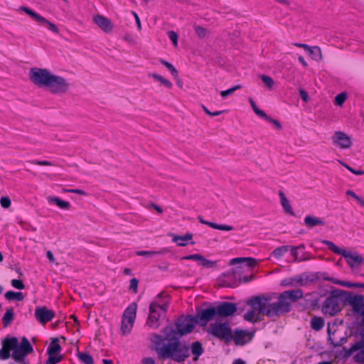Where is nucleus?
Returning <instances> with one entry per match:
<instances>
[{
  "mask_svg": "<svg viewBox=\"0 0 364 364\" xmlns=\"http://www.w3.org/2000/svg\"><path fill=\"white\" fill-rule=\"evenodd\" d=\"M181 338L161 336L157 333L151 335V341L154 345V350L159 359L171 358L175 362L181 363L193 355V360L197 361L204 353V348L200 341L189 343L187 341H181Z\"/></svg>",
  "mask_w": 364,
  "mask_h": 364,
  "instance_id": "nucleus-1",
  "label": "nucleus"
},
{
  "mask_svg": "<svg viewBox=\"0 0 364 364\" xmlns=\"http://www.w3.org/2000/svg\"><path fill=\"white\" fill-rule=\"evenodd\" d=\"M304 296V292L300 289L284 291L276 296L260 295L252 297L247 301V304L257 309L258 314H262L269 318L284 316L292 309V304Z\"/></svg>",
  "mask_w": 364,
  "mask_h": 364,
  "instance_id": "nucleus-2",
  "label": "nucleus"
},
{
  "mask_svg": "<svg viewBox=\"0 0 364 364\" xmlns=\"http://www.w3.org/2000/svg\"><path fill=\"white\" fill-rule=\"evenodd\" d=\"M29 79L37 87L46 88L53 95L65 94L70 87V84L67 79L62 76L54 75L46 68H31Z\"/></svg>",
  "mask_w": 364,
  "mask_h": 364,
  "instance_id": "nucleus-3",
  "label": "nucleus"
},
{
  "mask_svg": "<svg viewBox=\"0 0 364 364\" xmlns=\"http://www.w3.org/2000/svg\"><path fill=\"white\" fill-rule=\"evenodd\" d=\"M33 350V348L27 338L22 337L21 343H19L16 337L8 336L2 341L0 360H5L11 357L17 363L29 364L26 361V358Z\"/></svg>",
  "mask_w": 364,
  "mask_h": 364,
  "instance_id": "nucleus-4",
  "label": "nucleus"
},
{
  "mask_svg": "<svg viewBox=\"0 0 364 364\" xmlns=\"http://www.w3.org/2000/svg\"><path fill=\"white\" fill-rule=\"evenodd\" d=\"M196 323L193 315H181L179 316L173 325L166 326L162 329L164 335L167 336H173L182 338L183 336L191 333Z\"/></svg>",
  "mask_w": 364,
  "mask_h": 364,
  "instance_id": "nucleus-5",
  "label": "nucleus"
},
{
  "mask_svg": "<svg viewBox=\"0 0 364 364\" xmlns=\"http://www.w3.org/2000/svg\"><path fill=\"white\" fill-rule=\"evenodd\" d=\"M346 291L343 289H334L331 291L323 301L321 311L323 314L333 316L340 312L342 306L345 305L344 297Z\"/></svg>",
  "mask_w": 364,
  "mask_h": 364,
  "instance_id": "nucleus-6",
  "label": "nucleus"
},
{
  "mask_svg": "<svg viewBox=\"0 0 364 364\" xmlns=\"http://www.w3.org/2000/svg\"><path fill=\"white\" fill-rule=\"evenodd\" d=\"M322 242L328 245V248L337 255H341L346 259L348 264L352 268H355L361 264H364V257L355 252L353 253L346 250L341 249L336 245L333 242L323 240Z\"/></svg>",
  "mask_w": 364,
  "mask_h": 364,
  "instance_id": "nucleus-7",
  "label": "nucleus"
},
{
  "mask_svg": "<svg viewBox=\"0 0 364 364\" xmlns=\"http://www.w3.org/2000/svg\"><path fill=\"white\" fill-rule=\"evenodd\" d=\"M208 332L214 337L226 342L230 341L233 338L231 328L228 322L211 323Z\"/></svg>",
  "mask_w": 364,
  "mask_h": 364,
  "instance_id": "nucleus-8",
  "label": "nucleus"
},
{
  "mask_svg": "<svg viewBox=\"0 0 364 364\" xmlns=\"http://www.w3.org/2000/svg\"><path fill=\"white\" fill-rule=\"evenodd\" d=\"M136 304L133 303L126 309L123 314L121 331L124 335L129 333L132 331L136 318Z\"/></svg>",
  "mask_w": 364,
  "mask_h": 364,
  "instance_id": "nucleus-9",
  "label": "nucleus"
},
{
  "mask_svg": "<svg viewBox=\"0 0 364 364\" xmlns=\"http://www.w3.org/2000/svg\"><path fill=\"white\" fill-rule=\"evenodd\" d=\"M193 318L196 324L205 326L209 321L218 318V316L215 306H213L204 309H198Z\"/></svg>",
  "mask_w": 364,
  "mask_h": 364,
  "instance_id": "nucleus-10",
  "label": "nucleus"
},
{
  "mask_svg": "<svg viewBox=\"0 0 364 364\" xmlns=\"http://www.w3.org/2000/svg\"><path fill=\"white\" fill-rule=\"evenodd\" d=\"M20 10L26 12L28 15H29L36 22H37L38 24L41 26H46L48 28L53 32L54 33H59V29L52 22L47 20L46 18L43 17L42 16L39 15L34 11L31 10L28 7L26 6H21L20 8Z\"/></svg>",
  "mask_w": 364,
  "mask_h": 364,
  "instance_id": "nucleus-11",
  "label": "nucleus"
},
{
  "mask_svg": "<svg viewBox=\"0 0 364 364\" xmlns=\"http://www.w3.org/2000/svg\"><path fill=\"white\" fill-rule=\"evenodd\" d=\"M323 272H304L294 277V280L300 286L306 287L322 279Z\"/></svg>",
  "mask_w": 364,
  "mask_h": 364,
  "instance_id": "nucleus-12",
  "label": "nucleus"
},
{
  "mask_svg": "<svg viewBox=\"0 0 364 364\" xmlns=\"http://www.w3.org/2000/svg\"><path fill=\"white\" fill-rule=\"evenodd\" d=\"M218 318H226L233 315L237 309L235 303L223 301L215 306Z\"/></svg>",
  "mask_w": 364,
  "mask_h": 364,
  "instance_id": "nucleus-13",
  "label": "nucleus"
},
{
  "mask_svg": "<svg viewBox=\"0 0 364 364\" xmlns=\"http://www.w3.org/2000/svg\"><path fill=\"white\" fill-rule=\"evenodd\" d=\"M160 305L157 301H152L149 305V315L146 323L154 329L159 328L160 325L159 321L161 315L158 311L159 309H157V306H160Z\"/></svg>",
  "mask_w": 364,
  "mask_h": 364,
  "instance_id": "nucleus-14",
  "label": "nucleus"
},
{
  "mask_svg": "<svg viewBox=\"0 0 364 364\" xmlns=\"http://www.w3.org/2000/svg\"><path fill=\"white\" fill-rule=\"evenodd\" d=\"M54 316V311L45 306H38L35 310V317L42 324L51 321Z\"/></svg>",
  "mask_w": 364,
  "mask_h": 364,
  "instance_id": "nucleus-15",
  "label": "nucleus"
},
{
  "mask_svg": "<svg viewBox=\"0 0 364 364\" xmlns=\"http://www.w3.org/2000/svg\"><path fill=\"white\" fill-rule=\"evenodd\" d=\"M333 141L341 149H348L352 146L350 137L343 132H336L333 136Z\"/></svg>",
  "mask_w": 364,
  "mask_h": 364,
  "instance_id": "nucleus-16",
  "label": "nucleus"
},
{
  "mask_svg": "<svg viewBox=\"0 0 364 364\" xmlns=\"http://www.w3.org/2000/svg\"><path fill=\"white\" fill-rule=\"evenodd\" d=\"M94 23L105 33H111L113 30V24L109 18L97 14L93 16Z\"/></svg>",
  "mask_w": 364,
  "mask_h": 364,
  "instance_id": "nucleus-17",
  "label": "nucleus"
},
{
  "mask_svg": "<svg viewBox=\"0 0 364 364\" xmlns=\"http://www.w3.org/2000/svg\"><path fill=\"white\" fill-rule=\"evenodd\" d=\"M253 336L254 333L252 332L245 331L243 330H236L232 339L236 345L244 346L251 341Z\"/></svg>",
  "mask_w": 364,
  "mask_h": 364,
  "instance_id": "nucleus-18",
  "label": "nucleus"
},
{
  "mask_svg": "<svg viewBox=\"0 0 364 364\" xmlns=\"http://www.w3.org/2000/svg\"><path fill=\"white\" fill-rule=\"evenodd\" d=\"M198 220L200 221V223H201L202 224H204V225H207L213 229L225 230V231H231V230H234V227L232 225H219V224H217V223H215L213 222H209V221L205 220L202 216H198Z\"/></svg>",
  "mask_w": 364,
  "mask_h": 364,
  "instance_id": "nucleus-19",
  "label": "nucleus"
},
{
  "mask_svg": "<svg viewBox=\"0 0 364 364\" xmlns=\"http://www.w3.org/2000/svg\"><path fill=\"white\" fill-rule=\"evenodd\" d=\"M153 301H157L161 304L160 306H157V309H161L164 313L167 311L169 303V298L168 295L161 292L154 298Z\"/></svg>",
  "mask_w": 364,
  "mask_h": 364,
  "instance_id": "nucleus-20",
  "label": "nucleus"
},
{
  "mask_svg": "<svg viewBox=\"0 0 364 364\" xmlns=\"http://www.w3.org/2000/svg\"><path fill=\"white\" fill-rule=\"evenodd\" d=\"M245 262L247 267L252 268L257 264V260L252 257H236L230 261V265Z\"/></svg>",
  "mask_w": 364,
  "mask_h": 364,
  "instance_id": "nucleus-21",
  "label": "nucleus"
},
{
  "mask_svg": "<svg viewBox=\"0 0 364 364\" xmlns=\"http://www.w3.org/2000/svg\"><path fill=\"white\" fill-rule=\"evenodd\" d=\"M304 224L309 228H312L318 225H324L325 222L320 218L314 217L311 215H306L304 218Z\"/></svg>",
  "mask_w": 364,
  "mask_h": 364,
  "instance_id": "nucleus-22",
  "label": "nucleus"
},
{
  "mask_svg": "<svg viewBox=\"0 0 364 364\" xmlns=\"http://www.w3.org/2000/svg\"><path fill=\"white\" fill-rule=\"evenodd\" d=\"M193 234L186 233L185 235H173V241L177 242V245L179 247H184L186 245L185 242L192 240Z\"/></svg>",
  "mask_w": 364,
  "mask_h": 364,
  "instance_id": "nucleus-23",
  "label": "nucleus"
},
{
  "mask_svg": "<svg viewBox=\"0 0 364 364\" xmlns=\"http://www.w3.org/2000/svg\"><path fill=\"white\" fill-rule=\"evenodd\" d=\"M48 200L49 203H53L56 205H58L60 208L63 210H68L70 208V203L68 201H65L61 200L60 198L55 196H49L48 197Z\"/></svg>",
  "mask_w": 364,
  "mask_h": 364,
  "instance_id": "nucleus-24",
  "label": "nucleus"
},
{
  "mask_svg": "<svg viewBox=\"0 0 364 364\" xmlns=\"http://www.w3.org/2000/svg\"><path fill=\"white\" fill-rule=\"evenodd\" d=\"M280 199H281V204L284 208V210L291 215H294V213L292 210V208L290 205L289 200L287 199L284 193L282 191H279V193Z\"/></svg>",
  "mask_w": 364,
  "mask_h": 364,
  "instance_id": "nucleus-25",
  "label": "nucleus"
},
{
  "mask_svg": "<svg viewBox=\"0 0 364 364\" xmlns=\"http://www.w3.org/2000/svg\"><path fill=\"white\" fill-rule=\"evenodd\" d=\"M59 340L58 338H55L52 340L48 348V355H58L61 351V346L58 343Z\"/></svg>",
  "mask_w": 364,
  "mask_h": 364,
  "instance_id": "nucleus-26",
  "label": "nucleus"
},
{
  "mask_svg": "<svg viewBox=\"0 0 364 364\" xmlns=\"http://www.w3.org/2000/svg\"><path fill=\"white\" fill-rule=\"evenodd\" d=\"M328 340L331 341V343L334 347L341 346L343 344L347 342L348 337L347 336H343L339 338L338 341H335V336L337 334V332H334L332 335L331 334L330 329H328Z\"/></svg>",
  "mask_w": 364,
  "mask_h": 364,
  "instance_id": "nucleus-27",
  "label": "nucleus"
},
{
  "mask_svg": "<svg viewBox=\"0 0 364 364\" xmlns=\"http://www.w3.org/2000/svg\"><path fill=\"white\" fill-rule=\"evenodd\" d=\"M149 77H151L155 80L160 82L161 85L168 89H171L173 86L171 81L157 73H149Z\"/></svg>",
  "mask_w": 364,
  "mask_h": 364,
  "instance_id": "nucleus-28",
  "label": "nucleus"
},
{
  "mask_svg": "<svg viewBox=\"0 0 364 364\" xmlns=\"http://www.w3.org/2000/svg\"><path fill=\"white\" fill-rule=\"evenodd\" d=\"M14 318V311L12 308L7 309L6 313L4 314L2 321L4 323V327L9 326Z\"/></svg>",
  "mask_w": 364,
  "mask_h": 364,
  "instance_id": "nucleus-29",
  "label": "nucleus"
},
{
  "mask_svg": "<svg viewBox=\"0 0 364 364\" xmlns=\"http://www.w3.org/2000/svg\"><path fill=\"white\" fill-rule=\"evenodd\" d=\"M324 326V320L321 317L314 316L311 321V327L315 331H320Z\"/></svg>",
  "mask_w": 364,
  "mask_h": 364,
  "instance_id": "nucleus-30",
  "label": "nucleus"
},
{
  "mask_svg": "<svg viewBox=\"0 0 364 364\" xmlns=\"http://www.w3.org/2000/svg\"><path fill=\"white\" fill-rule=\"evenodd\" d=\"M290 248L291 245H283L279 247L272 252V255L277 259H281L283 255L289 250Z\"/></svg>",
  "mask_w": 364,
  "mask_h": 364,
  "instance_id": "nucleus-31",
  "label": "nucleus"
},
{
  "mask_svg": "<svg viewBox=\"0 0 364 364\" xmlns=\"http://www.w3.org/2000/svg\"><path fill=\"white\" fill-rule=\"evenodd\" d=\"M359 349H360V346L358 345H357V343H355L350 348H347L346 347H343V349H342V351L341 352V355L343 358H348L350 356H351L352 354L355 351H356V350H358Z\"/></svg>",
  "mask_w": 364,
  "mask_h": 364,
  "instance_id": "nucleus-32",
  "label": "nucleus"
},
{
  "mask_svg": "<svg viewBox=\"0 0 364 364\" xmlns=\"http://www.w3.org/2000/svg\"><path fill=\"white\" fill-rule=\"evenodd\" d=\"M310 56L316 61H321L323 59L321 50L318 46H313L309 52Z\"/></svg>",
  "mask_w": 364,
  "mask_h": 364,
  "instance_id": "nucleus-33",
  "label": "nucleus"
},
{
  "mask_svg": "<svg viewBox=\"0 0 364 364\" xmlns=\"http://www.w3.org/2000/svg\"><path fill=\"white\" fill-rule=\"evenodd\" d=\"M5 298L9 301L16 299L17 301H22L24 299V296L22 292H15L13 291H9L5 294Z\"/></svg>",
  "mask_w": 364,
  "mask_h": 364,
  "instance_id": "nucleus-34",
  "label": "nucleus"
},
{
  "mask_svg": "<svg viewBox=\"0 0 364 364\" xmlns=\"http://www.w3.org/2000/svg\"><path fill=\"white\" fill-rule=\"evenodd\" d=\"M193 28L198 38H205L209 36L210 32L205 28L198 25H194Z\"/></svg>",
  "mask_w": 364,
  "mask_h": 364,
  "instance_id": "nucleus-35",
  "label": "nucleus"
},
{
  "mask_svg": "<svg viewBox=\"0 0 364 364\" xmlns=\"http://www.w3.org/2000/svg\"><path fill=\"white\" fill-rule=\"evenodd\" d=\"M77 357L80 361L85 364H94L93 358L87 353L80 352L77 353Z\"/></svg>",
  "mask_w": 364,
  "mask_h": 364,
  "instance_id": "nucleus-36",
  "label": "nucleus"
},
{
  "mask_svg": "<svg viewBox=\"0 0 364 364\" xmlns=\"http://www.w3.org/2000/svg\"><path fill=\"white\" fill-rule=\"evenodd\" d=\"M159 62L162 65H164L171 72V73L172 74V75L174 77H178V70L175 68V67L171 63H170L169 62H168L164 59H160Z\"/></svg>",
  "mask_w": 364,
  "mask_h": 364,
  "instance_id": "nucleus-37",
  "label": "nucleus"
},
{
  "mask_svg": "<svg viewBox=\"0 0 364 364\" xmlns=\"http://www.w3.org/2000/svg\"><path fill=\"white\" fill-rule=\"evenodd\" d=\"M261 314L257 313V309L252 307V309L249 310L245 315L244 319L255 323L256 321L254 319L256 315H260Z\"/></svg>",
  "mask_w": 364,
  "mask_h": 364,
  "instance_id": "nucleus-38",
  "label": "nucleus"
},
{
  "mask_svg": "<svg viewBox=\"0 0 364 364\" xmlns=\"http://www.w3.org/2000/svg\"><path fill=\"white\" fill-rule=\"evenodd\" d=\"M249 102L250 103V105L253 109V111L255 112V113L258 115L259 117H262V118H264V117H267V114L262 109H259L255 102L252 99V98H250L249 99Z\"/></svg>",
  "mask_w": 364,
  "mask_h": 364,
  "instance_id": "nucleus-39",
  "label": "nucleus"
},
{
  "mask_svg": "<svg viewBox=\"0 0 364 364\" xmlns=\"http://www.w3.org/2000/svg\"><path fill=\"white\" fill-rule=\"evenodd\" d=\"M289 250L291 252V255L294 257V262H302L309 259V257H299V252H297V249L296 248L295 246H291Z\"/></svg>",
  "mask_w": 364,
  "mask_h": 364,
  "instance_id": "nucleus-40",
  "label": "nucleus"
},
{
  "mask_svg": "<svg viewBox=\"0 0 364 364\" xmlns=\"http://www.w3.org/2000/svg\"><path fill=\"white\" fill-rule=\"evenodd\" d=\"M242 87V86L241 85H235L228 90H223V91H221L220 92V95L223 98H226L229 95H231L232 94L234 93V92H235L236 90H240Z\"/></svg>",
  "mask_w": 364,
  "mask_h": 364,
  "instance_id": "nucleus-41",
  "label": "nucleus"
},
{
  "mask_svg": "<svg viewBox=\"0 0 364 364\" xmlns=\"http://www.w3.org/2000/svg\"><path fill=\"white\" fill-rule=\"evenodd\" d=\"M203 256L200 254H193V255H189L184 256L181 258L183 260H193L196 262H199L200 263H202V261L203 259Z\"/></svg>",
  "mask_w": 364,
  "mask_h": 364,
  "instance_id": "nucleus-42",
  "label": "nucleus"
},
{
  "mask_svg": "<svg viewBox=\"0 0 364 364\" xmlns=\"http://www.w3.org/2000/svg\"><path fill=\"white\" fill-rule=\"evenodd\" d=\"M163 252H161V251H144V250H141V251H137L136 252V254L138 256H143V257H153V256H155V255H157L162 254Z\"/></svg>",
  "mask_w": 364,
  "mask_h": 364,
  "instance_id": "nucleus-43",
  "label": "nucleus"
},
{
  "mask_svg": "<svg viewBox=\"0 0 364 364\" xmlns=\"http://www.w3.org/2000/svg\"><path fill=\"white\" fill-rule=\"evenodd\" d=\"M63 360V355H49L46 364H57Z\"/></svg>",
  "mask_w": 364,
  "mask_h": 364,
  "instance_id": "nucleus-44",
  "label": "nucleus"
},
{
  "mask_svg": "<svg viewBox=\"0 0 364 364\" xmlns=\"http://www.w3.org/2000/svg\"><path fill=\"white\" fill-rule=\"evenodd\" d=\"M347 99V94L346 92H341L336 95L335 98V102L337 105L341 106Z\"/></svg>",
  "mask_w": 364,
  "mask_h": 364,
  "instance_id": "nucleus-45",
  "label": "nucleus"
},
{
  "mask_svg": "<svg viewBox=\"0 0 364 364\" xmlns=\"http://www.w3.org/2000/svg\"><path fill=\"white\" fill-rule=\"evenodd\" d=\"M261 79L268 88L271 89L273 87L274 82L271 77L262 75H261Z\"/></svg>",
  "mask_w": 364,
  "mask_h": 364,
  "instance_id": "nucleus-46",
  "label": "nucleus"
},
{
  "mask_svg": "<svg viewBox=\"0 0 364 364\" xmlns=\"http://www.w3.org/2000/svg\"><path fill=\"white\" fill-rule=\"evenodd\" d=\"M216 261L208 260L206 258L203 257L202 263H200V265L206 268H213L216 266Z\"/></svg>",
  "mask_w": 364,
  "mask_h": 364,
  "instance_id": "nucleus-47",
  "label": "nucleus"
},
{
  "mask_svg": "<svg viewBox=\"0 0 364 364\" xmlns=\"http://www.w3.org/2000/svg\"><path fill=\"white\" fill-rule=\"evenodd\" d=\"M0 203L1 207L4 208H9L11 205V200L8 196L1 197L0 199Z\"/></svg>",
  "mask_w": 364,
  "mask_h": 364,
  "instance_id": "nucleus-48",
  "label": "nucleus"
},
{
  "mask_svg": "<svg viewBox=\"0 0 364 364\" xmlns=\"http://www.w3.org/2000/svg\"><path fill=\"white\" fill-rule=\"evenodd\" d=\"M11 285L14 288L20 289V290L23 289L25 288V285H24L23 282L19 279H12Z\"/></svg>",
  "mask_w": 364,
  "mask_h": 364,
  "instance_id": "nucleus-49",
  "label": "nucleus"
},
{
  "mask_svg": "<svg viewBox=\"0 0 364 364\" xmlns=\"http://www.w3.org/2000/svg\"><path fill=\"white\" fill-rule=\"evenodd\" d=\"M168 36L170 38V40L173 42L174 46H177V45H178V34L175 31H171L168 32Z\"/></svg>",
  "mask_w": 364,
  "mask_h": 364,
  "instance_id": "nucleus-50",
  "label": "nucleus"
},
{
  "mask_svg": "<svg viewBox=\"0 0 364 364\" xmlns=\"http://www.w3.org/2000/svg\"><path fill=\"white\" fill-rule=\"evenodd\" d=\"M360 351L357 353L353 359L357 363H364V349H360Z\"/></svg>",
  "mask_w": 364,
  "mask_h": 364,
  "instance_id": "nucleus-51",
  "label": "nucleus"
},
{
  "mask_svg": "<svg viewBox=\"0 0 364 364\" xmlns=\"http://www.w3.org/2000/svg\"><path fill=\"white\" fill-rule=\"evenodd\" d=\"M139 280L136 278H133L130 281L129 289L132 290L134 293L137 292L138 290Z\"/></svg>",
  "mask_w": 364,
  "mask_h": 364,
  "instance_id": "nucleus-52",
  "label": "nucleus"
},
{
  "mask_svg": "<svg viewBox=\"0 0 364 364\" xmlns=\"http://www.w3.org/2000/svg\"><path fill=\"white\" fill-rule=\"evenodd\" d=\"M263 119H266L270 123H272L278 129H281L282 128L281 123L274 119L271 118L267 114V117H264Z\"/></svg>",
  "mask_w": 364,
  "mask_h": 364,
  "instance_id": "nucleus-53",
  "label": "nucleus"
},
{
  "mask_svg": "<svg viewBox=\"0 0 364 364\" xmlns=\"http://www.w3.org/2000/svg\"><path fill=\"white\" fill-rule=\"evenodd\" d=\"M294 277L285 279L282 282V284L283 286H295L298 283H296V280H294Z\"/></svg>",
  "mask_w": 364,
  "mask_h": 364,
  "instance_id": "nucleus-54",
  "label": "nucleus"
},
{
  "mask_svg": "<svg viewBox=\"0 0 364 364\" xmlns=\"http://www.w3.org/2000/svg\"><path fill=\"white\" fill-rule=\"evenodd\" d=\"M339 162L343 166H345L348 171H350L351 173L355 174V175H361V171L360 170H355L353 168L349 166L348 165H347L346 164H344L343 162H341V161H339Z\"/></svg>",
  "mask_w": 364,
  "mask_h": 364,
  "instance_id": "nucleus-55",
  "label": "nucleus"
},
{
  "mask_svg": "<svg viewBox=\"0 0 364 364\" xmlns=\"http://www.w3.org/2000/svg\"><path fill=\"white\" fill-rule=\"evenodd\" d=\"M299 93H300V96L301 97V99L304 101V102H308L309 100V95L307 93V92H306L303 89H300L299 90Z\"/></svg>",
  "mask_w": 364,
  "mask_h": 364,
  "instance_id": "nucleus-56",
  "label": "nucleus"
},
{
  "mask_svg": "<svg viewBox=\"0 0 364 364\" xmlns=\"http://www.w3.org/2000/svg\"><path fill=\"white\" fill-rule=\"evenodd\" d=\"M322 279L323 280H326V281H331L334 284H338V282H339L341 280H337V279H335L333 277H329L327 276V273L326 272H323V277H322Z\"/></svg>",
  "mask_w": 364,
  "mask_h": 364,
  "instance_id": "nucleus-57",
  "label": "nucleus"
},
{
  "mask_svg": "<svg viewBox=\"0 0 364 364\" xmlns=\"http://www.w3.org/2000/svg\"><path fill=\"white\" fill-rule=\"evenodd\" d=\"M33 164L39 165V166H53V164L48 161H32Z\"/></svg>",
  "mask_w": 364,
  "mask_h": 364,
  "instance_id": "nucleus-58",
  "label": "nucleus"
},
{
  "mask_svg": "<svg viewBox=\"0 0 364 364\" xmlns=\"http://www.w3.org/2000/svg\"><path fill=\"white\" fill-rule=\"evenodd\" d=\"M363 288L364 289V283H358V282H350L349 284V288Z\"/></svg>",
  "mask_w": 364,
  "mask_h": 364,
  "instance_id": "nucleus-59",
  "label": "nucleus"
},
{
  "mask_svg": "<svg viewBox=\"0 0 364 364\" xmlns=\"http://www.w3.org/2000/svg\"><path fill=\"white\" fill-rule=\"evenodd\" d=\"M132 14L134 16V18L136 19L137 28L139 31H141V21L139 19V17L136 12L133 11Z\"/></svg>",
  "mask_w": 364,
  "mask_h": 364,
  "instance_id": "nucleus-60",
  "label": "nucleus"
},
{
  "mask_svg": "<svg viewBox=\"0 0 364 364\" xmlns=\"http://www.w3.org/2000/svg\"><path fill=\"white\" fill-rule=\"evenodd\" d=\"M142 364H155V360L152 358H145L141 361Z\"/></svg>",
  "mask_w": 364,
  "mask_h": 364,
  "instance_id": "nucleus-61",
  "label": "nucleus"
},
{
  "mask_svg": "<svg viewBox=\"0 0 364 364\" xmlns=\"http://www.w3.org/2000/svg\"><path fill=\"white\" fill-rule=\"evenodd\" d=\"M70 193H74L82 196H87V193L81 189H71V191H69Z\"/></svg>",
  "mask_w": 364,
  "mask_h": 364,
  "instance_id": "nucleus-62",
  "label": "nucleus"
},
{
  "mask_svg": "<svg viewBox=\"0 0 364 364\" xmlns=\"http://www.w3.org/2000/svg\"><path fill=\"white\" fill-rule=\"evenodd\" d=\"M254 276L253 275H251L250 277L248 276H244L242 277V278H240V281L242 282L243 283H247L252 280L254 279Z\"/></svg>",
  "mask_w": 364,
  "mask_h": 364,
  "instance_id": "nucleus-63",
  "label": "nucleus"
},
{
  "mask_svg": "<svg viewBox=\"0 0 364 364\" xmlns=\"http://www.w3.org/2000/svg\"><path fill=\"white\" fill-rule=\"evenodd\" d=\"M150 205L154 209L156 210L159 213H163V209L158 205L154 203H151L150 204Z\"/></svg>",
  "mask_w": 364,
  "mask_h": 364,
  "instance_id": "nucleus-64",
  "label": "nucleus"
}]
</instances>
